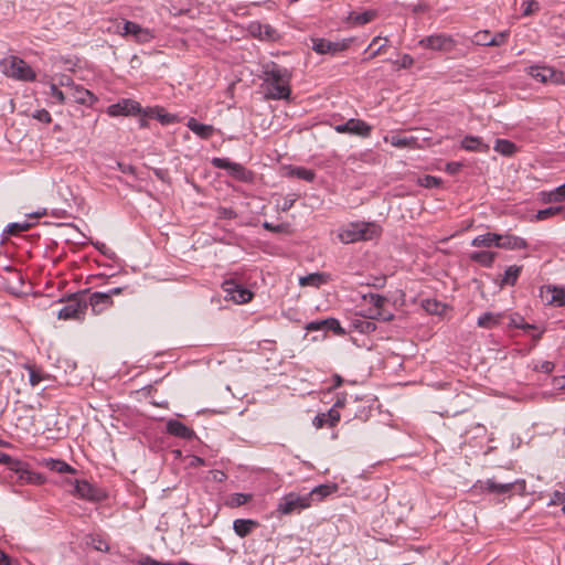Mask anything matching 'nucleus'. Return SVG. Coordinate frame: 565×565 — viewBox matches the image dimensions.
Listing matches in <instances>:
<instances>
[{
    "label": "nucleus",
    "mask_w": 565,
    "mask_h": 565,
    "mask_svg": "<svg viewBox=\"0 0 565 565\" xmlns=\"http://www.w3.org/2000/svg\"><path fill=\"white\" fill-rule=\"evenodd\" d=\"M29 228L28 223H11L8 225V233L11 235H17L21 232H24Z\"/></svg>",
    "instance_id": "obj_54"
},
{
    "label": "nucleus",
    "mask_w": 565,
    "mask_h": 565,
    "mask_svg": "<svg viewBox=\"0 0 565 565\" xmlns=\"http://www.w3.org/2000/svg\"><path fill=\"white\" fill-rule=\"evenodd\" d=\"M0 565H13V562L10 558V556L2 550H0Z\"/></svg>",
    "instance_id": "obj_63"
},
{
    "label": "nucleus",
    "mask_w": 565,
    "mask_h": 565,
    "mask_svg": "<svg viewBox=\"0 0 565 565\" xmlns=\"http://www.w3.org/2000/svg\"><path fill=\"white\" fill-rule=\"evenodd\" d=\"M257 525L258 523L250 519H236L233 522V530L239 537H246Z\"/></svg>",
    "instance_id": "obj_30"
},
{
    "label": "nucleus",
    "mask_w": 565,
    "mask_h": 565,
    "mask_svg": "<svg viewBox=\"0 0 565 565\" xmlns=\"http://www.w3.org/2000/svg\"><path fill=\"white\" fill-rule=\"evenodd\" d=\"M461 168H462V163H460V162H448L446 164V172L454 175V174L458 173Z\"/></svg>",
    "instance_id": "obj_60"
},
{
    "label": "nucleus",
    "mask_w": 565,
    "mask_h": 565,
    "mask_svg": "<svg viewBox=\"0 0 565 565\" xmlns=\"http://www.w3.org/2000/svg\"><path fill=\"white\" fill-rule=\"evenodd\" d=\"M542 201L544 203H556L565 201V183L557 186L553 191L542 192Z\"/></svg>",
    "instance_id": "obj_35"
},
{
    "label": "nucleus",
    "mask_w": 565,
    "mask_h": 565,
    "mask_svg": "<svg viewBox=\"0 0 565 565\" xmlns=\"http://www.w3.org/2000/svg\"><path fill=\"white\" fill-rule=\"evenodd\" d=\"M394 64L398 65V68H409L414 64V58L409 54H404L399 61H395Z\"/></svg>",
    "instance_id": "obj_58"
},
{
    "label": "nucleus",
    "mask_w": 565,
    "mask_h": 565,
    "mask_svg": "<svg viewBox=\"0 0 565 565\" xmlns=\"http://www.w3.org/2000/svg\"><path fill=\"white\" fill-rule=\"evenodd\" d=\"M142 113L143 110L141 108V105L138 102L129 98H122L116 104H111L107 108V114L110 117L132 116Z\"/></svg>",
    "instance_id": "obj_9"
},
{
    "label": "nucleus",
    "mask_w": 565,
    "mask_h": 565,
    "mask_svg": "<svg viewBox=\"0 0 565 565\" xmlns=\"http://www.w3.org/2000/svg\"><path fill=\"white\" fill-rule=\"evenodd\" d=\"M143 117H151L159 120L162 125L174 124L178 119L175 115L166 113L163 108L154 107L148 108L142 113Z\"/></svg>",
    "instance_id": "obj_29"
},
{
    "label": "nucleus",
    "mask_w": 565,
    "mask_h": 565,
    "mask_svg": "<svg viewBox=\"0 0 565 565\" xmlns=\"http://www.w3.org/2000/svg\"><path fill=\"white\" fill-rule=\"evenodd\" d=\"M516 146L510 140L507 139H497L494 145V150L502 156L511 157L516 152Z\"/></svg>",
    "instance_id": "obj_38"
},
{
    "label": "nucleus",
    "mask_w": 565,
    "mask_h": 565,
    "mask_svg": "<svg viewBox=\"0 0 565 565\" xmlns=\"http://www.w3.org/2000/svg\"><path fill=\"white\" fill-rule=\"evenodd\" d=\"M527 74L540 83H562L564 77L562 72L546 65H532L527 68Z\"/></svg>",
    "instance_id": "obj_11"
},
{
    "label": "nucleus",
    "mask_w": 565,
    "mask_h": 565,
    "mask_svg": "<svg viewBox=\"0 0 565 565\" xmlns=\"http://www.w3.org/2000/svg\"><path fill=\"white\" fill-rule=\"evenodd\" d=\"M334 130L339 134L369 137L371 135L372 127L361 119L351 118L344 124L334 126Z\"/></svg>",
    "instance_id": "obj_13"
},
{
    "label": "nucleus",
    "mask_w": 565,
    "mask_h": 565,
    "mask_svg": "<svg viewBox=\"0 0 565 565\" xmlns=\"http://www.w3.org/2000/svg\"><path fill=\"white\" fill-rule=\"evenodd\" d=\"M376 17H377V11L373 10V9L365 10L364 12H360V13L351 11V12H349L345 21L348 24H350L352 26H356V25H364L366 23H370Z\"/></svg>",
    "instance_id": "obj_24"
},
{
    "label": "nucleus",
    "mask_w": 565,
    "mask_h": 565,
    "mask_svg": "<svg viewBox=\"0 0 565 565\" xmlns=\"http://www.w3.org/2000/svg\"><path fill=\"white\" fill-rule=\"evenodd\" d=\"M28 370H29V382L32 386H36L44 380V376L42 375V373L39 370H36L35 367L28 366Z\"/></svg>",
    "instance_id": "obj_46"
},
{
    "label": "nucleus",
    "mask_w": 565,
    "mask_h": 565,
    "mask_svg": "<svg viewBox=\"0 0 565 565\" xmlns=\"http://www.w3.org/2000/svg\"><path fill=\"white\" fill-rule=\"evenodd\" d=\"M306 330H308V331L324 330V323H321V320L311 321L306 326Z\"/></svg>",
    "instance_id": "obj_61"
},
{
    "label": "nucleus",
    "mask_w": 565,
    "mask_h": 565,
    "mask_svg": "<svg viewBox=\"0 0 565 565\" xmlns=\"http://www.w3.org/2000/svg\"><path fill=\"white\" fill-rule=\"evenodd\" d=\"M340 420V413L339 411L334 408H330L327 413H320L313 418V426L316 428H322L323 426L328 425L330 427H333L338 424Z\"/></svg>",
    "instance_id": "obj_25"
},
{
    "label": "nucleus",
    "mask_w": 565,
    "mask_h": 565,
    "mask_svg": "<svg viewBox=\"0 0 565 565\" xmlns=\"http://www.w3.org/2000/svg\"><path fill=\"white\" fill-rule=\"evenodd\" d=\"M498 241H499V234L486 233V234L476 236L472 239L471 245L475 247H491V246L497 247Z\"/></svg>",
    "instance_id": "obj_34"
},
{
    "label": "nucleus",
    "mask_w": 565,
    "mask_h": 565,
    "mask_svg": "<svg viewBox=\"0 0 565 565\" xmlns=\"http://www.w3.org/2000/svg\"><path fill=\"white\" fill-rule=\"evenodd\" d=\"M527 242L516 235L512 234H499V241L497 247L509 250L525 249L527 248Z\"/></svg>",
    "instance_id": "obj_21"
},
{
    "label": "nucleus",
    "mask_w": 565,
    "mask_h": 565,
    "mask_svg": "<svg viewBox=\"0 0 565 565\" xmlns=\"http://www.w3.org/2000/svg\"><path fill=\"white\" fill-rule=\"evenodd\" d=\"M87 303L77 298L70 299L57 312V318L63 320L82 319L85 315Z\"/></svg>",
    "instance_id": "obj_15"
},
{
    "label": "nucleus",
    "mask_w": 565,
    "mask_h": 565,
    "mask_svg": "<svg viewBox=\"0 0 565 565\" xmlns=\"http://www.w3.org/2000/svg\"><path fill=\"white\" fill-rule=\"evenodd\" d=\"M521 271H522L521 266H516V265L509 266L504 271V275H503V278L501 281L502 285L514 286L518 281V278H519Z\"/></svg>",
    "instance_id": "obj_39"
},
{
    "label": "nucleus",
    "mask_w": 565,
    "mask_h": 565,
    "mask_svg": "<svg viewBox=\"0 0 565 565\" xmlns=\"http://www.w3.org/2000/svg\"><path fill=\"white\" fill-rule=\"evenodd\" d=\"M67 100L92 106L96 102V97L92 92L76 84L75 86L71 87V90H67Z\"/></svg>",
    "instance_id": "obj_20"
},
{
    "label": "nucleus",
    "mask_w": 565,
    "mask_h": 565,
    "mask_svg": "<svg viewBox=\"0 0 565 565\" xmlns=\"http://www.w3.org/2000/svg\"><path fill=\"white\" fill-rule=\"evenodd\" d=\"M509 31H502L491 35L490 46H500L504 44L509 38Z\"/></svg>",
    "instance_id": "obj_48"
},
{
    "label": "nucleus",
    "mask_w": 565,
    "mask_h": 565,
    "mask_svg": "<svg viewBox=\"0 0 565 565\" xmlns=\"http://www.w3.org/2000/svg\"><path fill=\"white\" fill-rule=\"evenodd\" d=\"M263 227L269 232L282 233L287 230L288 225L284 223L274 225L273 223L264 222Z\"/></svg>",
    "instance_id": "obj_55"
},
{
    "label": "nucleus",
    "mask_w": 565,
    "mask_h": 565,
    "mask_svg": "<svg viewBox=\"0 0 565 565\" xmlns=\"http://www.w3.org/2000/svg\"><path fill=\"white\" fill-rule=\"evenodd\" d=\"M252 500V494L248 493H233L226 500V505L230 508H238Z\"/></svg>",
    "instance_id": "obj_41"
},
{
    "label": "nucleus",
    "mask_w": 565,
    "mask_h": 565,
    "mask_svg": "<svg viewBox=\"0 0 565 565\" xmlns=\"http://www.w3.org/2000/svg\"><path fill=\"white\" fill-rule=\"evenodd\" d=\"M292 173L305 181L312 182L315 180V172L312 170L306 169V168H296Z\"/></svg>",
    "instance_id": "obj_45"
},
{
    "label": "nucleus",
    "mask_w": 565,
    "mask_h": 565,
    "mask_svg": "<svg viewBox=\"0 0 565 565\" xmlns=\"http://www.w3.org/2000/svg\"><path fill=\"white\" fill-rule=\"evenodd\" d=\"M310 507V502L306 494L289 492L279 500L277 512L282 515H289L292 513H299Z\"/></svg>",
    "instance_id": "obj_5"
},
{
    "label": "nucleus",
    "mask_w": 565,
    "mask_h": 565,
    "mask_svg": "<svg viewBox=\"0 0 565 565\" xmlns=\"http://www.w3.org/2000/svg\"><path fill=\"white\" fill-rule=\"evenodd\" d=\"M94 246L107 258L114 259L116 257L115 252L110 249L105 243L96 242L94 243Z\"/></svg>",
    "instance_id": "obj_51"
},
{
    "label": "nucleus",
    "mask_w": 565,
    "mask_h": 565,
    "mask_svg": "<svg viewBox=\"0 0 565 565\" xmlns=\"http://www.w3.org/2000/svg\"><path fill=\"white\" fill-rule=\"evenodd\" d=\"M218 216L220 218L233 220L237 216V214L232 207H220Z\"/></svg>",
    "instance_id": "obj_59"
},
{
    "label": "nucleus",
    "mask_w": 565,
    "mask_h": 565,
    "mask_svg": "<svg viewBox=\"0 0 565 565\" xmlns=\"http://www.w3.org/2000/svg\"><path fill=\"white\" fill-rule=\"evenodd\" d=\"M14 472L18 475L19 480L31 484H42L45 481V477L41 473L33 472L28 468V465L23 461L14 463Z\"/></svg>",
    "instance_id": "obj_19"
},
{
    "label": "nucleus",
    "mask_w": 565,
    "mask_h": 565,
    "mask_svg": "<svg viewBox=\"0 0 565 565\" xmlns=\"http://www.w3.org/2000/svg\"><path fill=\"white\" fill-rule=\"evenodd\" d=\"M461 148L466 151L487 153L490 147L476 136H466L461 140Z\"/></svg>",
    "instance_id": "obj_27"
},
{
    "label": "nucleus",
    "mask_w": 565,
    "mask_h": 565,
    "mask_svg": "<svg viewBox=\"0 0 565 565\" xmlns=\"http://www.w3.org/2000/svg\"><path fill=\"white\" fill-rule=\"evenodd\" d=\"M540 10V3L535 0H526L523 3V15L529 17Z\"/></svg>",
    "instance_id": "obj_47"
},
{
    "label": "nucleus",
    "mask_w": 565,
    "mask_h": 565,
    "mask_svg": "<svg viewBox=\"0 0 565 565\" xmlns=\"http://www.w3.org/2000/svg\"><path fill=\"white\" fill-rule=\"evenodd\" d=\"M263 73L262 87L267 99L280 100L290 97V72L286 67L269 63L264 66Z\"/></svg>",
    "instance_id": "obj_1"
},
{
    "label": "nucleus",
    "mask_w": 565,
    "mask_h": 565,
    "mask_svg": "<svg viewBox=\"0 0 565 565\" xmlns=\"http://www.w3.org/2000/svg\"><path fill=\"white\" fill-rule=\"evenodd\" d=\"M32 116L34 119L44 124H50L52 121L51 114L46 109L35 110Z\"/></svg>",
    "instance_id": "obj_52"
},
{
    "label": "nucleus",
    "mask_w": 565,
    "mask_h": 565,
    "mask_svg": "<svg viewBox=\"0 0 565 565\" xmlns=\"http://www.w3.org/2000/svg\"><path fill=\"white\" fill-rule=\"evenodd\" d=\"M491 33L488 30L479 31L475 33L471 39V42L476 45H484L490 46Z\"/></svg>",
    "instance_id": "obj_43"
},
{
    "label": "nucleus",
    "mask_w": 565,
    "mask_h": 565,
    "mask_svg": "<svg viewBox=\"0 0 565 565\" xmlns=\"http://www.w3.org/2000/svg\"><path fill=\"white\" fill-rule=\"evenodd\" d=\"M20 460L13 459L10 455L0 451V463L7 465L10 470H14V463Z\"/></svg>",
    "instance_id": "obj_57"
},
{
    "label": "nucleus",
    "mask_w": 565,
    "mask_h": 565,
    "mask_svg": "<svg viewBox=\"0 0 565 565\" xmlns=\"http://www.w3.org/2000/svg\"><path fill=\"white\" fill-rule=\"evenodd\" d=\"M226 295L236 303H246L252 300L253 292L233 279H227L222 285Z\"/></svg>",
    "instance_id": "obj_12"
},
{
    "label": "nucleus",
    "mask_w": 565,
    "mask_h": 565,
    "mask_svg": "<svg viewBox=\"0 0 565 565\" xmlns=\"http://www.w3.org/2000/svg\"><path fill=\"white\" fill-rule=\"evenodd\" d=\"M0 67L6 76L14 79L33 82L36 77L31 66L25 61L14 55L3 57L0 61Z\"/></svg>",
    "instance_id": "obj_3"
},
{
    "label": "nucleus",
    "mask_w": 565,
    "mask_h": 565,
    "mask_svg": "<svg viewBox=\"0 0 565 565\" xmlns=\"http://www.w3.org/2000/svg\"><path fill=\"white\" fill-rule=\"evenodd\" d=\"M337 490L338 487L334 483L319 484L315 487L310 492L306 493V495L311 505L315 502L322 501L326 497L330 495Z\"/></svg>",
    "instance_id": "obj_23"
},
{
    "label": "nucleus",
    "mask_w": 565,
    "mask_h": 565,
    "mask_svg": "<svg viewBox=\"0 0 565 565\" xmlns=\"http://www.w3.org/2000/svg\"><path fill=\"white\" fill-rule=\"evenodd\" d=\"M420 184L425 188H438L441 184V180L434 175H425L420 180Z\"/></svg>",
    "instance_id": "obj_50"
},
{
    "label": "nucleus",
    "mask_w": 565,
    "mask_h": 565,
    "mask_svg": "<svg viewBox=\"0 0 565 565\" xmlns=\"http://www.w3.org/2000/svg\"><path fill=\"white\" fill-rule=\"evenodd\" d=\"M540 297L546 305L563 307L565 306V287L545 286L540 290Z\"/></svg>",
    "instance_id": "obj_16"
},
{
    "label": "nucleus",
    "mask_w": 565,
    "mask_h": 565,
    "mask_svg": "<svg viewBox=\"0 0 565 565\" xmlns=\"http://www.w3.org/2000/svg\"><path fill=\"white\" fill-rule=\"evenodd\" d=\"M385 142H390L393 147L396 148H408L414 147L417 143V139L415 137H406L401 135H393L391 137L384 138Z\"/></svg>",
    "instance_id": "obj_33"
},
{
    "label": "nucleus",
    "mask_w": 565,
    "mask_h": 565,
    "mask_svg": "<svg viewBox=\"0 0 565 565\" xmlns=\"http://www.w3.org/2000/svg\"><path fill=\"white\" fill-rule=\"evenodd\" d=\"M86 303L90 306L94 315H100L114 306V300L109 295L96 291L89 296Z\"/></svg>",
    "instance_id": "obj_18"
},
{
    "label": "nucleus",
    "mask_w": 565,
    "mask_h": 565,
    "mask_svg": "<svg viewBox=\"0 0 565 565\" xmlns=\"http://www.w3.org/2000/svg\"><path fill=\"white\" fill-rule=\"evenodd\" d=\"M361 324H362L361 327L355 326L356 328H360L361 332H370V331L375 330V324L373 322L363 321V322H361Z\"/></svg>",
    "instance_id": "obj_62"
},
{
    "label": "nucleus",
    "mask_w": 565,
    "mask_h": 565,
    "mask_svg": "<svg viewBox=\"0 0 565 565\" xmlns=\"http://www.w3.org/2000/svg\"><path fill=\"white\" fill-rule=\"evenodd\" d=\"M327 282V275L321 273H313L299 278L301 286L320 287Z\"/></svg>",
    "instance_id": "obj_36"
},
{
    "label": "nucleus",
    "mask_w": 565,
    "mask_h": 565,
    "mask_svg": "<svg viewBox=\"0 0 565 565\" xmlns=\"http://www.w3.org/2000/svg\"><path fill=\"white\" fill-rule=\"evenodd\" d=\"M250 31L262 40H274L276 30L269 24L255 23L250 25Z\"/></svg>",
    "instance_id": "obj_32"
},
{
    "label": "nucleus",
    "mask_w": 565,
    "mask_h": 565,
    "mask_svg": "<svg viewBox=\"0 0 565 565\" xmlns=\"http://www.w3.org/2000/svg\"><path fill=\"white\" fill-rule=\"evenodd\" d=\"M363 300L371 303L373 308L371 309L372 312L370 315V318L372 319H382L384 321H388L392 319V315H385L382 311V308L386 303L387 299L384 296H381L379 294H367L363 295Z\"/></svg>",
    "instance_id": "obj_17"
},
{
    "label": "nucleus",
    "mask_w": 565,
    "mask_h": 565,
    "mask_svg": "<svg viewBox=\"0 0 565 565\" xmlns=\"http://www.w3.org/2000/svg\"><path fill=\"white\" fill-rule=\"evenodd\" d=\"M40 465L42 467L47 468L51 471H55L58 473H74L75 469L70 466L67 462L61 459H54V458H43L40 461Z\"/></svg>",
    "instance_id": "obj_26"
},
{
    "label": "nucleus",
    "mask_w": 565,
    "mask_h": 565,
    "mask_svg": "<svg viewBox=\"0 0 565 565\" xmlns=\"http://www.w3.org/2000/svg\"><path fill=\"white\" fill-rule=\"evenodd\" d=\"M74 492L78 498L93 502H99L106 498V493L100 488L87 480H76Z\"/></svg>",
    "instance_id": "obj_10"
},
{
    "label": "nucleus",
    "mask_w": 565,
    "mask_h": 565,
    "mask_svg": "<svg viewBox=\"0 0 565 565\" xmlns=\"http://www.w3.org/2000/svg\"><path fill=\"white\" fill-rule=\"evenodd\" d=\"M382 228L375 222H351L342 226L338 237L343 244L370 241L381 235Z\"/></svg>",
    "instance_id": "obj_2"
},
{
    "label": "nucleus",
    "mask_w": 565,
    "mask_h": 565,
    "mask_svg": "<svg viewBox=\"0 0 565 565\" xmlns=\"http://www.w3.org/2000/svg\"><path fill=\"white\" fill-rule=\"evenodd\" d=\"M555 365L553 362L551 361H543L541 362L540 364L535 365L534 370L535 371H539V372H542V373H545V374H550L553 372Z\"/></svg>",
    "instance_id": "obj_56"
},
{
    "label": "nucleus",
    "mask_w": 565,
    "mask_h": 565,
    "mask_svg": "<svg viewBox=\"0 0 565 565\" xmlns=\"http://www.w3.org/2000/svg\"><path fill=\"white\" fill-rule=\"evenodd\" d=\"M419 46L434 51L450 52L455 49L456 42L450 35L434 34L426 36L418 42Z\"/></svg>",
    "instance_id": "obj_8"
},
{
    "label": "nucleus",
    "mask_w": 565,
    "mask_h": 565,
    "mask_svg": "<svg viewBox=\"0 0 565 565\" xmlns=\"http://www.w3.org/2000/svg\"><path fill=\"white\" fill-rule=\"evenodd\" d=\"M565 212L564 206L557 205V206H550L543 210L537 211L534 218L536 221H544L550 217H553L558 214H563Z\"/></svg>",
    "instance_id": "obj_40"
},
{
    "label": "nucleus",
    "mask_w": 565,
    "mask_h": 565,
    "mask_svg": "<svg viewBox=\"0 0 565 565\" xmlns=\"http://www.w3.org/2000/svg\"><path fill=\"white\" fill-rule=\"evenodd\" d=\"M502 318V313L484 312L478 318L477 324L480 328L492 329L501 322Z\"/></svg>",
    "instance_id": "obj_31"
},
{
    "label": "nucleus",
    "mask_w": 565,
    "mask_h": 565,
    "mask_svg": "<svg viewBox=\"0 0 565 565\" xmlns=\"http://www.w3.org/2000/svg\"><path fill=\"white\" fill-rule=\"evenodd\" d=\"M186 127L202 139L211 138L215 131L212 125L201 124L193 117L188 120Z\"/></svg>",
    "instance_id": "obj_28"
},
{
    "label": "nucleus",
    "mask_w": 565,
    "mask_h": 565,
    "mask_svg": "<svg viewBox=\"0 0 565 565\" xmlns=\"http://www.w3.org/2000/svg\"><path fill=\"white\" fill-rule=\"evenodd\" d=\"M211 163L214 168L227 170L230 175L238 181H252V172L245 169L241 163L232 162L227 158H213Z\"/></svg>",
    "instance_id": "obj_7"
},
{
    "label": "nucleus",
    "mask_w": 565,
    "mask_h": 565,
    "mask_svg": "<svg viewBox=\"0 0 565 565\" xmlns=\"http://www.w3.org/2000/svg\"><path fill=\"white\" fill-rule=\"evenodd\" d=\"M167 433L186 440L195 437L193 429L177 419H169L167 422Z\"/></svg>",
    "instance_id": "obj_22"
},
{
    "label": "nucleus",
    "mask_w": 565,
    "mask_h": 565,
    "mask_svg": "<svg viewBox=\"0 0 565 565\" xmlns=\"http://www.w3.org/2000/svg\"><path fill=\"white\" fill-rule=\"evenodd\" d=\"M117 33L139 44L149 43L154 38L152 30L129 20H122L117 25Z\"/></svg>",
    "instance_id": "obj_4"
},
{
    "label": "nucleus",
    "mask_w": 565,
    "mask_h": 565,
    "mask_svg": "<svg viewBox=\"0 0 565 565\" xmlns=\"http://www.w3.org/2000/svg\"><path fill=\"white\" fill-rule=\"evenodd\" d=\"M553 503H563L565 502V492L554 491L553 492Z\"/></svg>",
    "instance_id": "obj_64"
},
{
    "label": "nucleus",
    "mask_w": 565,
    "mask_h": 565,
    "mask_svg": "<svg viewBox=\"0 0 565 565\" xmlns=\"http://www.w3.org/2000/svg\"><path fill=\"white\" fill-rule=\"evenodd\" d=\"M381 40H383V43L381 45H379V47H376L375 51L370 53V55L366 58H364L363 61L372 60L385 51V47L387 46V43H388V39L382 38L379 35V36L373 38V40L371 41V43L365 52H367L373 45L377 44Z\"/></svg>",
    "instance_id": "obj_42"
},
{
    "label": "nucleus",
    "mask_w": 565,
    "mask_h": 565,
    "mask_svg": "<svg viewBox=\"0 0 565 565\" xmlns=\"http://www.w3.org/2000/svg\"><path fill=\"white\" fill-rule=\"evenodd\" d=\"M497 254L489 250L473 252L470 255L471 260L477 262L486 267H491Z\"/></svg>",
    "instance_id": "obj_37"
},
{
    "label": "nucleus",
    "mask_w": 565,
    "mask_h": 565,
    "mask_svg": "<svg viewBox=\"0 0 565 565\" xmlns=\"http://www.w3.org/2000/svg\"><path fill=\"white\" fill-rule=\"evenodd\" d=\"M50 95L58 103L64 104L67 100V90L63 92L58 88L57 84L50 85Z\"/></svg>",
    "instance_id": "obj_44"
},
{
    "label": "nucleus",
    "mask_w": 565,
    "mask_h": 565,
    "mask_svg": "<svg viewBox=\"0 0 565 565\" xmlns=\"http://www.w3.org/2000/svg\"><path fill=\"white\" fill-rule=\"evenodd\" d=\"M484 491L494 494H511L512 492L522 493L525 490V480L516 479L514 481L498 482L494 479H487L481 487Z\"/></svg>",
    "instance_id": "obj_6"
},
{
    "label": "nucleus",
    "mask_w": 565,
    "mask_h": 565,
    "mask_svg": "<svg viewBox=\"0 0 565 565\" xmlns=\"http://www.w3.org/2000/svg\"><path fill=\"white\" fill-rule=\"evenodd\" d=\"M350 40H342L341 42H332L326 39H312V50L318 54L334 55L339 52L347 50L350 45Z\"/></svg>",
    "instance_id": "obj_14"
},
{
    "label": "nucleus",
    "mask_w": 565,
    "mask_h": 565,
    "mask_svg": "<svg viewBox=\"0 0 565 565\" xmlns=\"http://www.w3.org/2000/svg\"><path fill=\"white\" fill-rule=\"evenodd\" d=\"M321 323H324V330H332L337 333H343V329L341 328L340 322L334 318L321 320Z\"/></svg>",
    "instance_id": "obj_49"
},
{
    "label": "nucleus",
    "mask_w": 565,
    "mask_h": 565,
    "mask_svg": "<svg viewBox=\"0 0 565 565\" xmlns=\"http://www.w3.org/2000/svg\"><path fill=\"white\" fill-rule=\"evenodd\" d=\"M55 84H57V86L65 87L66 90H71V87L76 85L73 78L65 74L60 75Z\"/></svg>",
    "instance_id": "obj_53"
}]
</instances>
